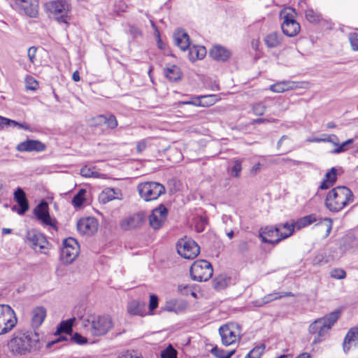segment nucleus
<instances>
[{
	"label": "nucleus",
	"mask_w": 358,
	"mask_h": 358,
	"mask_svg": "<svg viewBox=\"0 0 358 358\" xmlns=\"http://www.w3.org/2000/svg\"><path fill=\"white\" fill-rule=\"evenodd\" d=\"M249 249L248 243L246 241H242L238 243V250L240 252L243 253Z\"/></svg>",
	"instance_id": "obj_57"
},
{
	"label": "nucleus",
	"mask_w": 358,
	"mask_h": 358,
	"mask_svg": "<svg viewBox=\"0 0 358 358\" xmlns=\"http://www.w3.org/2000/svg\"><path fill=\"white\" fill-rule=\"evenodd\" d=\"M222 343L225 346L231 345L241 338V331L236 323H228L219 329Z\"/></svg>",
	"instance_id": "obj_5"
},
{
	"label": "nucleus",
	"mask_w": 358,
	"mask_h": 358,
	"mask_svg": "<svg viewBox=\"0 0 358 358\" xmlns=\"http://www.w3.org/2000/svg\"><path fill=\"white\" fill-rule=\"evenodd\" d=\"M77 229L81 234L91 236L97 231L98 222L93 217H84L78 222Z\"/></svg>",
	"instance_id": "obj_16"
},
{
	"label": "nucleus",
	"mask_w": 358,
	"mask_h": 358,
	"mask_svg": "<svg viewBox=\"0 0 358 358\" xmlns=\"http://www.w3.org/2000/svg\"><path fill=\"white\" fill-rule=\"evenodd\" d=\"M294 231L292 224L286 222L275 227L266 226L259 229V237L264 243L275 245L290 236Z\"/></svg>",
	"instance_id": "obj_2"
},
{
	"label": "nucleus",
	"mask_w": 358,
	"mask_h": 358,
	"mask_svg": "<svg viewBox=\"0 0 358 358\" xmlns=\"http://www.w3.org/2000/svg\"><path fill=\"white\" fill-rule=\"evenodd\" d=\"M145 220V213L138 212L122 219L120 222V227L124 231H129L141 227Z\"/></svg>",
	"instance_id": "obj_14"
},
{
	"label": "nucleus",
	"mask_w": 358,
	"mask_h": 358,
	"mask_svg": "<svg viewBox=\"0 0 358 358\" xmlns=\"http://www.w3.org/2000/svg\"><path fill=\"white\" fill-rule=\"evenodd\" d=\"M26 238L34 250L37 248L40 250L47 248L48 242L41 233L34 229L29 230L27 233Z\"/></svg>",
	"instance_id": "obj_17"
},
{
	"label": "nucleus",
	"mask_w": 358,
	"mask_h": 358,
	"mask_svg": "<svg viewBox=\"0 0 358 358\" xmlns=\"http://www.w3.org/2000/svg\"><path fill=\"white\" fill-rule=\"evenodd\" d=\"M148 145V139H143L138 141L136 144V151L138 152H142L144 151Z\"/></svg>",
	"instance_id": "obj_53"
},
{
	"label": "nucleus",
	"mask_w": 358,
	"mask_h": 358,
	"mask_svg": "<svg viewBox=\"0 0 358 358\" xmlns=\"http://www.w3.org/2000/svg\"><path fill=\"white\" fill-rule=\"evenodd\" d=\"M297 85L294 81L285 80L278 82L273 85H271L269 87L270 90L275 93H281L285 91L292 90L296 89Z\"/></svg>",
	"instance_id": "obj_27"
},
{
	"label": "nucleus",
	"mask_w": 358,
	"mask_h": 358,
	"mask_svg": "<svg viewBox=\"0 0 358 358\" xmlns=\"http://www.w3.org/2000/svg\"><path fill=\"white\" fill-rule=\"evenodd\" d=\"M145 304L143 302L133 300L127 304V312L131 315H145Z\"/></svg>",
	"instance_id": "obj_28"
},
{
	"label": "nucleus",
	"mask_w": 358,
	"mask_h": 358,
	"mask_svg": "<svg viewBox=\"0 0 358 358\" xmlns=\"http://www.w3.org/2000/svg\"><path fill=\"white\" fill-rule=\"evenodd\" d=\"M14 199L18 203L19 208L14 206L12 210L16 211L19 215H24L29 209V203L25 192L22 189L18 187L14 192Z\"/></svg>",
	"instance_id": "obj_20"
},
{
	"label": "nucleus",
	"mask_w": 358,
	"mask_h": 358,
	"mask_svg": "<svg viewBox=\"0 0 358 358\" xmlns=\"http://www.w3.org/2000/svg\"><path fill=\"white\" fill-rule=\"evenodd\" d=\"M325 138H322V142H329L334 145H338L339 139L335 134L331 135H324Z\"/></svg>",
	"instance_id": "obj_49"
},
{
	"label": "nucleus",
	"mask_w": 358,
	"mask_h": 358,
	"mask_svg": "<svg viewBox=\"0 0 358 358\" xmlns=\"http://www.w3.org/2000/svg\"><path fill=\"white\" fill-rule=\"evenodd\" d=\"M294 226V228H296L297 229H300L303 227H305L306 226H308L306 224V222H303V217L299 219L295 224H293L292 223Z\"/></svg>",
	"instance_id": "obj_61"
},
{
	"label": "nucleus",
	"mask_w": 358,
	"mask_h": 358,
	"mask_svg": "<svg viewBox=\"0 0 358 358\" xmlns=\"http://www.w3.org/2000/svg\"><path fill=\"white\" fill-rule=\"evenodd\" d=\"M333 185H334V184L332 182H330L329 181L327 180L326 178H324V180L321 182L319 188L320 189L324 190V189H328Z\"/></svg>",
	"instance_id": "obj_59"
},
{
	"label": "nucleus",
	"mask_w": 358,
	"mask_h": 358,
	"mask_svg": "<svg viewBox=\"0 0 358 358\" xmlns=\"http://www.w3.org/2000/svg\"><path fill=\"white\" fill-rule=\"evenodd\" d=\"M242 161L240 159H236L234 162V165L231 169V175L233 177L238 178L240 176V173L242 170Z\"/></svg>",
	"instance_id": "obj_41"
},
{
	"label": "nucleus",
	"mask_w": 358,
	"mask_h": 358,
	"mask_svg": "<svg viewBox=\"0 0 358 358\" xmlns=\"http://www.w3.org/2000/svg\"><path fill=\"white\" fill-rule=\"evenodd\" d=\"M80 252L78 243L73 238H68L64 241L61 250V259L64 264L72 263L78 257Z\"/></svg>",
	"instance_id": "obj_11"
},
{
	"label": "nucleus",
	"mask_w": 358,
	"mask_h": 358,
	"mask_svg": "<svg viewBox=\"0 0 358 358\" xmlns=\"http://www.w3.org/2000/svg\"><path fill=\"white\" fill-rule=\"evenodd\" d=\"M353 200V194L349 188L345 186H338L328 192L325 205L331 211L338 212L349 203L352 202Z\"/></svg>",
	"instance_id": "obj_3"
},
{
	"label": "nucleus",
	"mask_w": 358,
	"mask_h": 358,
	"mask_svg": "<svg viewBox=\"0 0 358 358\" xmlns=\"http://www.w3.org/2000/svg\"><path fill=\"white\" fill-rule=\"evenodd\" d=\"M261 166L262 164L259 162L255 164L251 169V173L254 174L257 173L258 172L260 171Z\"/></svg>",
	"instance_id": "obj_63"
},
{
	"label": "nucleus",
	"mask_w": 358,
	"mask_h": 358,
	"mask_svg": "<svg viewBox=\"0 0 358 358\" xmlns=\"http://www.w3.org/2000/svg\"><path fill=\"white\" fill-rule=\"evenodd\" d=\"M161 358H177V351L171 345H169L161 352Z\"/></svg>",
	"instance_id": "obj_39"
},
{
	"label": "nucleus",
	"mask_w": 358,
	"mask_h": 358,
	"mask_svg": "<svg viewBox=\"0 0 358 358\" xmlns=\"http://www.w3.org/2000/svg\"><path fill=\"white\" fill-rule=\"evenodd\" d=\"M108 127L110 129H115L117 126V121L115 115H106V120L105 122Z\"/></svg>",
	"instance_id": "obj_48"
},
{
	"label": "nucleus",
	"mask_w": 358,
	"mask_h": 358,
	"mask_svg": "<svg viewBox=\"0 0 358 358\" xmlns=\"http://www.w3.org/2000/svg\"><path fill=\"white\" fill-rule=\"evenodd\" d=\"M158 306V297L155 294L150 296L149 310L153 311Z\"/></svg>",
	"instance_id": "obj_50"
},
{
	"label": "nucleus",
	"mask_w": 358,
	"mask_h": 358,
	"mask_svg": "<svg viewBox=\"0 0 358 358\" xmlns=\"http://www.w3.org/2000/svg\"><path fill=\"white\" fill-rule=\"evenodd\" d=\"M264 349V345L256 346L249 352L245 358H260Z\"/></svg>",
	"instance_id": "obj_37"
},
{
	"label": "nucleus",
	"mask_w": 358,
	"mask_h": 358,
	"mask_svg": "<svg viewBox=\"0 0 358 358\" xmlns=\"http://www.w3.org/2000/svg\"><path fill=\"white\" fill-rule=\"evenodd\" d=\"M324 178L327 180L332 182L334 185L336 183L337 180V170L336 168L332 167L326 174Z\"/></svg>",
	"instance_id": "obj_42"
},
{
	"label": "nucleus",
	"mask_w": 358,
	"mask_h": 358,
	"mask_svg": "<svg viewBox=\"0 0 358 358\" xmlns=\"http://www.w3.org/2000/svg\"><path fill=\"white\" fill-rule=\"evenodd\" d=\"M74 321L75 318H71L66 321H62L57 329L56 334L61 333L69 334L70 332H71L72 326Z\"/></svg>",
	"instance_id": "obj_33"
},
{
	"label": "nucleus",
	"mask_w": 358,
	"mask_h": 358,
	"mask_svg": "<svg viewBox=\"0 0 358 358\" xmlns=\"http://www.w3.org/2000/svg\"><path fill=\"white\" fill-rule=\"evenodd\" d=\"M253 113L256 115H262L266 111V106L262 103H257L252 107Z\"/></svg>",
	"instance_id": "obj_45"
},
{
	"label": "nucleus",
	"mask_w": 358,
	"mask_h": 358,
	"mask_svg": "<svg viewBox=\"0 0 358 358\" xmlns=\"http://www.w3.org/2000/svg\"><path fill=\"white\" fill-rule=\"evenodd\" d=\"M209 54L213 59L220 62H225L231 56L229 50L221 45L213 46Z\"/></svg>",
	"instance_id": "obj_26"
},
{
	"label": "nucleus",
	"mask_w": 358,
	"mask_h": 358,
	"mask_svg": "<svg viewBox=\"0 0 358 358\" xmlns=\"http://www.w3.org/2000/svg\"><path fill=\"white\" fill-rule=\"evenodd\" d=\"M27 88L31 90H35L38 87L37 81L31 76H27L26 78Z\"/></svg>",
	"instance_id": "obj_47"
},
{
	"label": "nucleus",
	"mask_w": 358,
	"mask_h": 358,
	"mask_svg": "<svg viewBox=\"0 0 358 358\" xmlns=\"http://www.w3.org/2000/svg\"><path fill=\"white\" fill-rule=\"evenodd\" d=\"M36 51L37 48L34 46H31L28 49L27 56L30 62H31L32 64L35 62Z\"/></svg>",
	"instance_id": "obj_52"
},
{
	"label": "nucleus",
	"mask_w": 358,
	"mask_h": 358,
	"mask_svg": "<svg viewBox=\"0 0 358 358\" xmlns=\"http://www.w3.org/2000/svg\"><path fill=\"white\" fill-rule=\"evenodd\" d=\"M87 191L85 189H80L72 199V204L77 208L83 206L86 200L85 194Z\"/></svg>",
	"instance_id": "obj_35"
},
{
	"label": "nucleus",
	"mask_w": 358,
	"mask_h": 358,
	"mask_svg": "<svg viewBox=\"0 0 358 358\" xmlns=\"http://www.w3.org/2000/svg\"><path fill=\"white\" fill-rule=\"evenodd\" d=\"M212 96H211V95L210 96H202L201 97L195 98L194 100L184 101L182 103V104H186V105H194V106H204L205 103H203L200 100V99H206V98L212 97Z\"/></svg>",
	"instance_id": "obj_46"
},
{
	"label": "nucleus",
	"mask_w": 358,
	"mask_h": 358,
	"mask_svg": "<svg viewBox=\"0 0 358 358\" xmlns=\"http://www.w3.org/2000/svg\"><path fill=\"white\" fill-rule=\"evenodd\" d=\"M41 338L36 331H16L8 342V347L14 354L25 355L41 348Z\"/></svg>",
	"instance_id": "obj_1"
},
{
	"label": "nucleus",
	"mask_w": 358,
	"mask_h": 358,
	"mask_svg": "<svg viewBox=\"0 0 358 358\" xmlns=\"http://www.w3.org/2000/svg\"><path fill=\"white\" fill-rule=\"evenodd\" d=\"M106 120V115H100L94 117L93 121L95 124L101 125L105 124Z\"/></svg>",
	"instance_id": "obj_58"
},
{
	"label": "nucleus",
	"mask_w": 358,
	"mask_h": 358,
	"mask_svg": "<svg viewBox=\"0 0 358 358\" xmlns=\"http://www.w3.org/2000/svg\"><path fill=\"white\" fill-rule=\"evenodd\" d=\"M122 192L119 189L107 187L99 194V199L103 203H106L114 199H121Z\"/></svg>",
	"instance_id": "obj_24"
},
{
	"label": "nucleus",
	"mask_w": 358,
	"mask_h": 358,
	"mask_svg": "<svg viewBox=\"0 0 358 358\" xmlns=\"http://www.w3.org/2000/svg\"><path fill=\"white\" fill-rule=\"evenodd\" d=\"M282 161L284 162L285 163L290 164L294 166H299L301 164H308V163H306V162L292 159L290 158H283L282 159Z\"/></svg>",
	"instance_id": "obj_56"
},
{
	"label": "nucleus",
	"mask_w": 358,
	"mask_h": 358,
	"mask_svg": "<svg viewBox=\"0 0 358 358\" xmlns=\"http://www.w3.org/2000/svg\"><path fill=\"white\" fill-rule=\"evenodd\" d=\"M35 216L43 224L50 226L55 231L57 230V220L50 217L49 207L46 201H41L34 210Z\"/></svg>",
	"instance_id": "obj_13"
},
{
	"label": "nucleus",
	"mask_w": 358,
	"mask_h": 358,
	"mask_svg": "<svg viewBox=\"0 0 358 358\" xmlns=\"http://www.w3.org/2000/svg\"><path fill=\"white\" fill-rule=\"evenodd\" d=\"M358 344V327L351 328L347 333L343 342V350L348 353L352 347H356Z\"/></svg>",
	"instance_id": "obj_21"
},
{
	"label": "nucleus",
	"mask_w": 358,
	"mask_h": 358,
	"mask_svg": "<svg viewBox=\"0 0 358 358\" xmlns=\"http://www.w3.org/2000/svg\"><path fill=\"white\" fill-rule=\"evenodd\" d=\"M324 322V320L317 319L309 326L310 334H317L312 342V345L320 343L322 341L321 338L327 334V329Z\"/></svg>",
	"instance_id": "obj_19"
},
{
	"label": "nucleus",
	"mask_w": 358,
	"mask_h": 358,
	"mask_svg": "<svg viewBox=\"0 0 358 358\" xmlns=\"http://www.w3.org/2000/svg\"><path fill=\"white\" fill-rule=\"evenodd\" d=\"M46 317V310L45 308L39 306L35 308L31 312V327L36 331V329L38 328L43 322Z\"/></svg>",
	"instance_id": "obj_25"
},
{
	"label": "nucleus",
	"mask_w": 358,
	"mask_h": 358,
	"mask_svg": "<svg viewBox=\"0 0 358 358\" xmlns=\"http://www.w3.org/2000/svg\"><path fill=\"white\" fill-rule=\"evenodd\" d=\"M282 40L281 34L278 32H272L266 35L264 38V43L266 46L273 48L278 46Z\"/></svg>",
	"instance_id": "obj_32"
},
{
	"label": "nucleus",
	"mask_w": 358,
	"mask_h": 358,
	"mask_svg": "<svg viewBox=\"0 0 358 358\" xmlns=\"http://www.w3.org/2000/svg\"><path fill=\"white\" fill-rule=\"evenodd\" d=\"M15 2L27 15L36 17L38 8L37 0H15Z\"/></svg>",
	"instance_id": "obj_22"
},
{
	"label": "nucleus",
	"mask_w": 358,
	"mask_h": 358,
	"mask_svg": "<svg viewBox=\"0 0 358 358\" xmlns=\"http://www.w3.org/2000/svg\"><path fill=\"white\" fill-rule=\"evenodd\" d=\"M119 358H138L136 355H133L131 352H126L125 353L122 354Z\"/></svg>",
	"instance_id": "obj_64"
},
{
	"label": "nucleus",
	"mask_w": 358,
	"mask_h": 358,
	"mask_svg": "<svg viewBox=\"0 0 358 358\" xmlns=\"http://www.w3.org/2000/svg\"><path fill=\"white\" fill-rule=\"evenodd\" d=\"M354 139L350 138L341 144L338 143V145H336V148L334 149L331 152L332 154H339L343 152L348 150V146L352 143H353Z\"/></svg>",
	"instance_id": "obj_38"
},
{
	"label": "nucleus",
	"mask_w": 358,
	"mask_h": 358,
	"mask_svg": "<svg viewBox=\"0 0 358 358\" xmlns=\"http://www.w3.org/2000/svg\"><path fill=\"white\" fill-rule=\"evenodd\" d=\"M173 40L175 45L182 51H185L189 48L190 42L189 36L182 29H178L174 33Z\"/></svg>",
	"instance_id": "obj_23"
},
{
	"label": "nucleus",
	"mask_w": 358,
	"mask_h": 358,
	"mask_svg": "<svg viewBox=\"0 0 358 358\" xmlns=\"http://www.w3.org/2000/svg\"><path fill=\"white\" fill-rule=\"evenodd\" d=\"M178 253L183 258L187 259H194L200 252L198 244L191 238H181L178 241Z\"/></svg>",
	"instance_id": "obj_10"
},
{
	"label": "nucleus",
	"mask_w": 358,
	"mask_h": 358,
	"mask_svg": "<svg viewBox=\"0 0 358 358\" xmlns=\"http://www.w3.org/2000/svg\"><path fill=\"white\" fill-rule=\"evenodd\" d=\"M306 18L312 23H317L320 21L322 16L320 13L312 8H307L305 11Z\"/></svg>",
	"instance_id": "obj_36"
},
{
	"label": "nucleus",
	"mask_w": 358,
	"mask_h": 358,
	"mask_svg": "<svg viewBox=\"0 0 358 358\" xmlns=\"http://www.w3.org/2000/svg\"><path fill=\"white\" fill-rule=\"evenodd\" d=\"M47 6L59 23L68 24L70 20V4L66 1H55Z\"/></svg>",
	"instance_id": "obj_9"
},
{
	"label": "nucleus",
	"mask_w": 358,
	"mask_h": 358,
	"mask_svg": "<svg viewBox=\"0 0 358 358\" xmlns=\"http://www.w3.org/2000/svg\"><path fill=\"white\" fill-rule=\"evenodd\" d=\"M94 168H90L87 166L83 167L80 169V174L84 177H94L99 178V173L97 171H95Z\"/></svg>",
	"instance_id": "obj_40"
},
{
	"label": "nucleus",
	"mask_w": 358,
	"mask_h": 358,
	"mask_svg": "<svg viewBox=\"0 0 358 358\" xmlns=\"http://www.w3.org/2000/svg\"><path fill=\"white\" fill-rule=\"evenodd\" d=\"M340 316L339 311H334L329 315H326L324 317L320 318V320H324V324H326V328L327 331L331 329V326L337 321Z\"/></svg>",
	"instance_id": "obj_34"
},
{
	"label": "nucleus",
	"mask_w": 358,
	"mask_h": 358,
	"mask_svg": "<svg viewBox=\"0 0 358 358\" xmlns=\"http://www.w3.org/2000/svg\"><path fill=\"white\" fill-rule=\"evenodd\" d=\"M71 340L77 343V344H80V345H82V344H85L87 342V340L86 338L82 336L80 334L78 333H75L73 336L71 337Z\"/></svg>",
	"instance_id": "obj_51"
},
{
	"label": "nucleus",
	"mask_w": 358,
	"mask_h": 358,
	"mask_svg": "<svg viewBox=\"0 0 358 358\" xmlns=\"http://www.w3.org/2000/svg\"><path fill=\"white\" fill-rule=\"evenodd\" d=\"M273 122H275V120L272 119L270 120L265 119V118H258L257 120H255L253 122L255 124H261V123Z\"/></svg>",
	"instance_id": "obj_62"
},
{
	"label": "nucleus",
	"mask_w": 358,
	"mask_h": 358,
	"mask_svg": "<svg viewBox=\"0 0 358 358\" xmlns=\"http://www.w3.org/2000/svg\"><path fill=\"white\" fill-rule=\"evenodd\" d=\"M17 322L15 311L8 305L0 304V336L11 331Z\"/></svg>",
	"instance_id": "obj_6"
},
{
	"label": "nucleus",
	"mask_w": 358,
	"mask_h": 358,
	"mask_svg": "<svg viewBox=\"0 0 358 358\" xmlns=\"http://www.w3.org/2000/svg\"><path fill=\"white\" fill-rule=\"evenodd\" d=\"M90 323V321H88ZM113 327L112 319L108 316H98L90 322L88 331L94 336L106 335Z\"/></svg>",
	"instance_id": "obj_8"
},
{
	"label": "nucleus",
	"mask_w": 358,
	"mask_h": 358,
	"mask_svg": "<svg viewBox=\"0 0 358 358\" xmlns=\"http://www.w3.org/2000/svg\"><path fill=\"white\" fill-rule=\"evenodd\" d=\"M188 57L190 61L194 62L198 59H202L206 55L205 47L201 45H193L188 48Z\"/></svg>",
	"instance_id": "obj_29"
},
{
	"label": "nucleus",
	"mask_w": 358,
	"mask_h": 358,
	"mask_svg": "<svg viewBox=\"0 0 358 358\" xmlns=\"http://www.w3.org/2000/svg\"><path fill=\"white\" fill-rule=\"evenodd\" d=\"M352 49L354 51H358V34L357 33H350L348 36Z\"/></svg>",
	"instance_id": "obj_43"
},
{
	"label": "nucleus",
	"mask_w": 358,
	"mask_h": 358,
	"mask_svg": "<svg viewBox=\"0 0 358 358\" xmlns=\"http://www.w3.org/2000/svg\"><path fill=\"white\" fill-rule=\"evenodd\" d=\"M165 76L171 81H178L181 79L182 73L178 66L172 65L164 69Z\"/></svg>",
	"instance_id": "obj_31"
},
{
	"label": "nucleus",
	"mask_w": 358,
	"mask_h": 358,
	"mask_svg": "<svg viewBox=\"0 0 358 358\" xmlns=\"http://www.w3.org/2000/svg\"><path fill=\"white\" fill-rule=\"evenodd\" d=\"M303 221L306 222L307 225H309L316 221V217L315 215H309L303 217Z\"/></svg>",
	"instance_id": "obj_60"
},
{
	"label": "nucleus",
	"mask_w": 358,
	"mask_h": 358,
	"mask_svg": "<svg viewBox=\"0 0 358 358\" xmlns=\"http://www.w3.org/2000/svg\"><path fill=\"white\" fill-rule=\"evenodd\" d=\"M168 215L167 208L163 205H159L155 208L149 216V223L152 228L155 229H159L166 220Z\"/></svg>",
	"instance_id": "obj_15"
},
{
	"label": "nucleus",
	"mask_w": 358,
	"mask_h": 358,
	"mask_svg": "<svg viewBox=\"0 0 358 358\" xmlns=\"http://www.w3.org/2000/svg\"><path fill=\"white\" fill-rule=\"evenodd\" d=\"M46 149V145L38 140L28 139L20 143L16 150L19 152H43Z\"/></svg>",
	"instance_id": "obj_18"
},
{
	"label": "nucleus",
	"mask_w": 358,
	"mask_h": 358,
	"mask_svg": "<svg viewBox=\"0 0 358 358\" xmlns=\"http://www.w3.org/2000/svg\"><path fill=\"white\" fill-rule=\"evenodd\" d=\"M293 294L290 292L282 293L275 292L264 296L261 300L255 301L256 306H262L264 304L268 303L276 299H281L285 296H292Z\"/></svg>",
	"instance_id": "obj_30"
},
{
	"label": "nucleus",
	"mask_w": 358,
	"mask_h": 358,
	"mask_svg": "<svg viewBox=\"0 0 358 358\" xmlns=\"http://www.w3.org/2000/svg\"><path fill=\"white\" fill-rule=\"evenodd\" d=\"M137 190L140 196L145 201L157 199L165 193V187L157 182H145L138 185Z\"/></svg>",
	"instance_id": "obj_4"
},
{
	"label": "nucleus",
	"mask_w": 358,
	"mask_h": 358,
	"mask_svg": "<svg viewBox=\"0 0 358 358\" xmlns=\"http://www.w3.org/2000/svg\"><path fill=\"white\" fill-rule=\"evenodd\" d=\"M129 33L133 36V38H137L138 36H141L142 35L141 31L135 26L129 27Z\"/></svg>",
	"instance_id": "obj_55"
},
{
	"label": "nucleus",
	"mask_w": 358,
	"mask_h": 358,
	"mask_svg": "<svg viewBox=\"0 0 358 358\" xmlns=\"http://www.w3.org/2000/svg\"><path fill=\"white\" fill-rule=\"evenodd\" d=\"M330 275L335 279H344L346 277V273L343 269L336 268L331 271Z\"/></svg>",
	"instance_id": "obj_44"
},
{
	"label": "nucleus",
	"mask_w": 358,
	"mask_h": 358,
	"mask_svg": "<svg viewBox=\"0 0 358 358\" xmlns=\"http://www.w3.org/2000/svg\"><path fill=\"white\" fill-rule=\"evenodd\" d=\"M211 353L217 358H225L226 352L217 348V347H215L211 350Z\"/></svg>",
	"instance_id": "obj_54"
},
{
	"label": "nucleus",
	"mask_w": 358,
	"mask_h": 358,
	"mask_svg": "<svg viewBox=\"0 0 358 358\" xmlns=\"http://www.w3.org/2000/svg\"><path fill=\"white\" fill-rule=\"evenodd\" d=\"M213 273V269L210 262L199 259L195 261L190 268V275L196 281H207Z\"/></svg>",
	"instance_id": "obj_7"
},
{
	"label": "nucleus",
	"mask_w": 358,
	"mask_h": 358,
	"mask_svg": "<svg viewBox=\"0 0 358 358\" xmlns=\"http://www.w3.org/2000/svg\"><path fill=\"white\" fill-rule=\"evenodd\" d=\"M280 17L282 20L281 28L284 34L289 37H293L300 31L301 27L294 19L292 13L282 11L280 13Z\"/></svg>",
	"instance_id": "obj_12"
}]
</instances>
